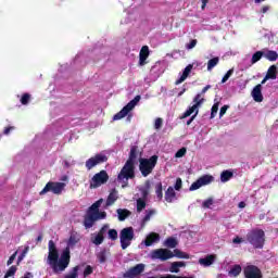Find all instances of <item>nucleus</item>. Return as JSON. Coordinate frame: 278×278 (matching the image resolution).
I'll return each instance as SVG.
<instances>
[{"instance_id":"nucleus-42","label":"nucleus","mask_w":278,"mask_h":278,"mask_svg":"<svg viewBox=\"0 0 278 278\" xmlns=\"http://www.w3.org/2000/svg\"><path fill=\"white\" fill-rule=\"evenodd\" d=\"M31 100V94L29 93H24L21 98V103L22 105H27L29 101Z\"/></svg>"},{"instance_id":"nucleus-3","label":"nucleus","mask_w":278,"mask_h":278,"mask_svg":"<svg viewBox=\"0 0 278 278\" xmlns=\"http://www.w3.org/2000/svg\"><path fill=\"white\" fill-rule=\"evenodd\" d=\"M105 235L108 236L109 240H112V242H116V240H118V231L114 228H110V224H104L92 239V242L96 244V247L103 244Z\"/></svg>"},{"instance_id":"nucleus-26","label":"nucleus","mask_w":278,"mask_h":278,"mask_svg":"<svg viewBox=\"0 0 278 278\" xmlns=\"http://www.w3.org/2000/svg\"><path fill=\"white\" fill-rule=\"evenodd\" d=\"M108 257H110V250L108 249H103L97 254V258L100 264H105L108 262Z\"/></svg>"},{"instance_id":"nucleus-40","label":"nucleus","mask_w":278,"mask_h":278,"mask_svg":"<svg viewBox=\"0 0 278 278\" xmlns=\"http://www.w3.org/2000/svg\"><path fill=\"white\" fill-rule=\"evenodd\" d=\"M79 266L73 267L72 271L65 278H77L79 277Z\"/></svg>"},{"instance_id":"nucleus-29","label":"nucleus","mask_w":278,"mask_h":278,"mask_svg":"<svg viewBox=\"0 0 278 278\" xmlns=\"http://www.w3.org/2000/svg\"><path fill=\"white\" fill-rule=\"evenodd\" d=\"M141 192V199H143V201H147V199H149V191L151 190V181H146L144 187L139 189Z\"/></svg>"},{"instance_id":"nucleus-21","label":"nucleus","mask_w":278,"mask_h":278,"mask_svg":"<svg viewBox=\"0 0 278 278\" xmlns=\"http://www.w3.org/2000/svg\"><path fill=\"white\" fill-rule=\"evenodd\" d=\"M214 262H216L215 254H208L204 258L199 260V264L201 266H204L205 268H207V266H212V264H214Z\"/></svg>"},{"instance_id":"nucleus-14","label":"nucleus","mask_w":278,"mask_h":278,"mask_svg":"<svg viewBox=\"0 0 278 278\" xmlns=\"http://www.w3.org/2000/svg\"><path fill=\"white\" fill-rule=\"evenodd\" d=\"M243 277L244 278H264L262 269L256 265H247L243 267Z\"/></svg>"},{"instance_id":"nucleus-37","label":"nucleus","mask_w":278,"mask_h":278,"mask_svg":"<svg viewBox=\"0 0 278 278\" xmlns=\"http://www.w3.org/2000/svg\"><path fill=\"white\" fill-rule=\"evenodd\" d=\"M218 62H220V59L218 56H215L207 62V71H212L215 66H218Z\"/></svg>"},{"instance_id":"nucleus-23","label":"nucleus","mask_w":278,"mask_h":278,"mask_svg":"<svg viewBox=\"0 0 278 278\" xmlns=\"http://www.w3.org/2000/svg\"><path fill=\"white\" fill-rule=\"evenodd\" d=\"M177 199V193L175 192V188L168 187L165 191V201L167 203H173Z\"/></svg>"},{"instance_id":"nucleus-4","label":"nucleus","mask_w":278,"mask_h":278,"mask_svg":"<svg viewBox=\"0 0 278 278\" xmlns=\"http://www.w3.org/2000/svg\"><path fill=\"white\" fill-rule=\"evenodd\" d=\"M247 241L254 248V249H264V244L266 242V232H264L260 228L252 229L245 236Z\"/></svg>"},{"instance_id":"nucleus-60","label":"nucleus","mask_w":278,"mask_h":278,"mask_svg":"<svg viewBox=\"0 0 278 278\" xmlns=\"http://www.w3.org/2000/svg\"><path fill=\"white\" fill-rule=\"evenodd\" d=\"M176 266H178V268H185L186 266V262H175Z\"/></svg>"},{"instance_id":"nucleus-9","label":"nucleus","mask_w":278,"mask_h":278,"mask_svg":"<svg viewBox=\"0 0 278 278\" xmlns=\"http://www.w3.org/2000/svg\"><path fill=\"white\" fill-rule=\"evenodd\" d=\"M109 180L110 175H108V172L105 169H102L91 178L89 187L91 189H96L103 186V184H108Z\"/></svg>"},{"instance_id":"nucleus-34","label":"nucleus","mask_w":278,"mask_h":278,"mask_svg":"<svg viewBox=\"0 0 278 278\" xmlns=\"http://www.w3.org/2000/svg\"><path fill=\"white\" fill-rule=\"evenodd\" d=\"M264 58V51H256L251 59V64H257Z\"/></svg>"},{"instance_id":"nucleus-20","label":"nucleus","mask_w":278,"mask_h":278,"mask_svg":"<svg viewBox=\"0 0 278 278\" xmlns=\"http://www.w3.org/2000/svg\"><path fill=\"white\" fill-rule=\"evenodd\" d=\"M193 66H194V65L189 64V65H187V66L185 67L184 72H182V75L180 76V78L175 81V86H179V84H184V80H185V79H188V76L190 75V73H192Z\"/></svg>"},{"instance_id":"nucleus-38","label":"nucleus","mask_w":278,"mask_h":278,"mask_svg":"<svg viewBox=\"0 0 278 278\" xmlns=\"http://www.w3.org/2000/svg\"><path fill=\"white\" fill-rule=\"evenodd\" d=\"M16 270H18V268H16V266H11L8 271L5 273L3 278H10V277H14V275H16Z\"/></svg>"},{"instance_id":"nucleus-10","label":"nucleus","mask_w":278,"mask_h":278,"mask_svg":"<svg viewBox=\"0 0 278 278\" xmlns=\"http://www.w3.org/2000/svg\"><path fill=\"white\" fill-rule=\"evenodd\" d=\"M64 188H66V184L64 182L49 181L47 182L45 188L39 192V194H47V192H52L53 194H62Z\"/></svg>"},{"instance_id":"nucleus-56","label":"nucleus","mask_w":278,"mask_h":278,"mask_svg":"<svg viewBox=\"0 0 278 278\" xmlns=\"http://www.w3.org/2000/svg\"><path fill=\"white\" fill-rule=\"evenodd\" d=\"M12 130H14V126L4 128V130H3L4 136H8L10 134V131H12Z\"/></svg>"},{"instance_id":"nucleus-48","label":"nucleus","mask_w":278,"mask_h":278,"mask_svg":"<svg viewBox=\"0 0 278 278\" xmlns=\"http://www.w3.org/2000/svg\"><path fill=\"white\" fill-rule=\"evenodd\" d=\"M28 252H29V247H26V248L23 250L22 254L18 256V258H17V264H18L20 262H23V258L25 257V255H27Z\"/></svg>"},{"instance_id":"nucleus-28","label":"nucleus","mask_w":278,"mask_h":278,"mask_svg":"<svg viewBox=\"0 0 278 278\" xmlns=\"http://www.w3.org/2000/svg\"><path fill=\"white\" fill-rule=\"evenodd\" d=\"M264 58L266 60H268L269 62H277L278 53L275 50H265L264 51Z\"/></svg>"},{"instance_id":"nucleus-2","label":"nucleus","mask_w":278,"mask_h":278,"mask_svg":"<svg viewBox=\"0 0 278 278\" xmlns=\"http://www.w3.org/2000/svg\"><path fill=\"white\" fill-rule=\"evenodd\" d=\"M101 203H103V199L98 200L87 210V213L84 217L85 229H92L97 220H103V218L108 216V213L99 211Z\"/></svg>"},{"instance_id":"nucleus-27","label":"nucleus","mask_w":278,"mask_h":278,"mask_svg":"<svg viewBox=\"0 0 278 278\" xmlns=\"http://www.w3.org/2000/svg\"><path fill=\"white\" fill-rule=\"evenodd\" d=\"M117 216H118V220L121 223H123V220H127V218H129V216H131V211L127 210V208H118L116 211Z\"/></svg>"},{"instance_id":"nucleus-64","label":"nucleus","mask_w":278,"mask_h":278,"mask_svg":"<svg viewBox=\"0 0 278 278\" xmlns=\"http://www.w3.org/2000/svg\"><path fill=\"white\" fill-rule=\"evenodd\" d=\"M36 240L37 242H42V235H39Z\"/></svg>"},{"instance_id":"nucleus-52","label":"nucleus","mask_w":278,"mask_h":278,"mask_svg":"<svg viewBox=\"0 0 278 278\" xmlns=\"http://www.w3.org/2000/svg\"><path fill=\"white\" fill-rule=\"evenodd\" d=\"M14 260H16V252H14L8 260L7 265L12 266L14 264Z\"/></svg>"},{"instance_id":"nucleus-57","label":"nucleus","mask_w":278,"mask_h":278,"mask_svg":"<svg viewBox=\"0 0 278 278\" xmlns=\"http://www.w3.org/2000/svg\"><path fill=\"white\" fill-rule=\"evenodd\" d=\"M210 88H212V85H206L200 92V94H205V92H207V90H210Z\"/></svg>"},{"instance_id":"nucleus-36","label":"nucleus","mask_w":278,"mask_h":278,"mask_svg":"<svg viewBox=\"0 0 278 278\" xmlns=\"http://www.w3.org/2000/svg\"><path fill=\"white\" fill-rule=\"evenodd\" d=\"M240 273H242V266L240 265H235L229 270V275H231L232 277H238Z\"/></svg>"},{"instance_id":"nucleus-6","label":"nucleus","mask_w":278,"mask_h":278,"mask_svg":"<svg viewBox=\"0 0 278 278\" xmlns=\"http://www.w3.org/2000/svg\"><path fill=\"white\" fill-rule=\"evenodd\" d=\"M129 179H136V164L126 161L117 175V181H122L127 185Z\"/></svg>"},{"instance_id":"nucleus-44","label":"nucleus","mask_w":278,"mask_h":278,"mask_svg":"<svg viewBox=\"0 0 278 278\" xmlns=\"http://www.w3.org/2000/svg\"><path fill=\"white\" fill-rule=\"evenodd\" d=\"M233 75V68H230L222 78V84H226L229 80V77Z\"/></svg>"},{"instance_id":"nucleus-53","label":"nucleus","mask_w":278,"mask_h":278,"mask_svg":"<svg viewBox=\"0 0 278 278\" xmlns=\"http://www.w3.org/2000/svg\"><path fill=\"white\" fill-rule=\"evenodd\" d=\"M169 271L170 273H179V267L177 266V264L175 262L172 263V265L169 267Z\"/></svg>"},{"instance_id":"nucleus-31","label":"nucleus","mask_w":278,"mask_h":278,"mask_svg":"<svg viewBox=\"0 0 278 278\" xmlns=\"http://www.w3.org/2000/svg\"><path fill=\"white\" fill-rule=\"evenodd\" d=\"M231 177H233V172L230 170H224L220 174V181L223 184H227V181H229V179H231Z\"/></svg>"},{"instance_id":"nucleus-63","label":"nucleus","mask_w":278,"mask_h":278,"mask_svg":"<svg viewBox=\"0 0 278 278\" xmlns=\"http://www.w3.org/2000/svg\"><path fill=\"white\" fill-rule=\"evenodd\" d=\"M207 3H210V0H202V10H205Z\"/></svg>"},{"instance_id":"nucleus-32","label":"nucleus","mask_w":278,"mask_h":278,"mask_svg":"<svg viewBox=\"0 0 278 278\" xmlns=\"http://www.w3.org/2000/svg\"><path fill=\"white\" fill-rule=\"evenodd\" d=\"M155 194H156V199H159V201H162V199H164L162 182H157L155 185Z\"/></svg>"},{"instance_id":"nucleus-41","label":"nucleus","mask_w":278,"mask_h":278,"mask_svg":"<svg viewBox=\"0 0 278 278\" xmlns=\"http://www.w3.org/2000/svg\"><path fill=\"white\" fill-rule=\"evenodd\" d=\"M212 205H214L213 198H208L202 203V207H204V210H210V207H212Z\"/></svg>"},{"instance_id":"nucleus-30","label":"nucleus","mask_w":278,"mask_h":278,"mask_svg":"<svg viewBox=\"0 0 278 278\" xmlns=\"http://www.w3.org/2000/svg\"><path fill=\"white\" fill-rule=\"evenodd\" d=\"M173 257H178V260H190V254L182 252L179 249H175L173 252Z\"/></svg>"},{"instance_id":"nucleus-1","label":"nucleus","mask_w":278,"mask_h":278,"mask_svg":"<svg viewBox=\"0 0 278 278\" xmlns=\"http://www.w3.org/2000/svg\"><path fill=\"white\" fill-rule=\"evenodd\" d=\"M48 258L47 263L51 266L53 273H64L71 264V248L66 247L61 253L58 251V247L53 240H50L48 243Z\"/></svg>"},{"instance_id":"nucleus-18","label":"nucleus","mask_w":278,"mask_h":278,"mask_svg":"<svg viewBox=\"0 0 278 278\" xmlns=\"http://www.w3.org/2000/svg\"><path fill=\"white\" fill-rule=\"evenodd\" d=\"M149 58V46H143L139 52V66H144Z\"/></svg>"},{"instance_id":"nucleus-45","label":"nucleus","mask_w":278,"mask_h":278,"mask_svg":"<svg viewBox=\"0 0 278 278\" xmlns=\"http://www.w3.org/2000/svg\"><path fill=\"white\" fill-rule=\"evenodd\" d=\"M94 273V268L92 266L87 265L85 270H84V277H89V275H92Z\"/></svg>"},{"instance_id":"nucleus-17","label":"nucleus","mask_w":278,"mask_h":278,"mask_svg":"<svg viewBox=\"0 0 278 278\" xmlns=\"http://www.w3.org/2000/svg\"><path fill=\"white\" fill-rule=\"evenodd\" d=\"M251 94L256 103H262V101H264V96L262 94V84L256 85Z\"/></svg>"},{"instance_id":"nucleus-54","label":"nucleus","mask_w":278,"mask_h":278,"mask_svg":"<svg viewBox=\"0 0 278 278\" xmlns=\"http://www.w3.org/2000/svg\"><path fill=\"white\" fill-rule=\"evenodd\" d=\"M194 115H192L188 122H187V125H192V122L197 118V116L199 115V110L194 111Z\"/></svg>"},{"instance_id":"nucleus-51","label":"nucleus","mask_w":278,"mask_h":278,"mask_svg":"<svg viewBox=\"0 0 278 278\" xmlns=\"http://www.w3.org/2000/svg\"><path fill=\"white\" fill-rule=\"evenodd\" d=\"M227 110H229V105H224L220 108V111H219L220 118H223V116H225V114H227Z\"/></svg>"},{"instance_id":"nucleus-47","label":"nucleus","mask_w":278,"mask_h":278,"mask_svg":"<svg viewBox=\"0 0 278 278\" xmlns=\"http://www.w3.org/2000/svg\"><path fill=\"white\" fill-rule=\"evenodd\" d=\"M163 123H164V121L162 119V117H157L154 122V128L155 129H162Z\"/></svg>"},{"instance_id":"nucleus-59","label":"nucleus","mask_w":278,"mask_h":278,"mask_svg":"<svg viewBox=\"0 0 278 278\" xmlns=\"http://www.w3.org/2000/svg\"><path fill=\"white\" fill-rule=\"evenodd\" d=\"M270 10V7L268 5H264L261 10L262 14H266V12H268Z\"/></svg>"},{"instance_id":"nucleus-25","label":"nucleus","mask_w":278,"mask_h":278,"mask_svg":"<svg viewBox=\"0 0 278 278\" xmlns=\"http://www.w3.org/2000/svg\"><path fill=\"white\" fill-rule=\"evenodd\" d=\"M153 242H160V235L156 232H151L144 240L146 247H151Z\"/></svg>"},{"instance_id":"nucleus-13","label":"nucleus","mask_w":278,"mask_h":278,"mask_svg":"<svg viewBox=\"0 0 278 278\" xmlns=\"http://www.w3.org/2000/svg\"><path fill=\"white\" fill-rule=\"evenodd\" d=\"M152 260H161V262H166L167 260H173V251L168 249H156L151 253Z\"/></svg>"},{"instance_id":"nucleus-19","label":"nucleus","mask_w":278,"mask_h":278,"mask_svg":"<svg viewBox=\"0 0 278 278\" xmlns=\"http://www.w3.org/2000/svg\"><path fill=\"white\" fill-rule=\"evenodd\" d=\"M268 79H277V65L269 66L266 76L261 81V84H266Z\"/></svg>"},{"instance_id":"nucleus-12","label":"nucleus","mask_w":278,"mask_h":278,"mask_svg":"<svg viewBox=\"0 0 278 278\" xmlns=\"http://www.w3.org/2000/svg\"><path fill=\"white\" fill-rule=\"evenodd\" d=\"M104 162H108V156L105 154L99 153L88 159L85 163V166L87 170H92L94 166H99V164H104Z\"/></svg>"},{"instance_id":"nucleus-62","label":"nucleus","mask_w":278,"mask_h":278,"mask_svg":"<svg viewBox=\"0 0 278 278\" xmlns=\"http://www.w3.org/2000/svg\"><path fill=\"white\" fill-rule=\"evenodd\" d=\"M22 278H34V274H31L30 271H26L24 277Z\"/></svg>"},{"instance_id":"nucleus-24","label":"nucleus","mask_w":278,"mask_h":278,"mask_svg":"<svg viewBox=\"0 0 278 278\" xmlns=\"http://www.w3.org/2000/svg\"><path fill=\"white\" fill-rule=\"evenodd\" d=\"M116 201H118V191L116 189H112L106 199V207L112 206V204L116 203Z\"/></svg>"},{"instance_id":"nucleus-16","label":"nucleus","mask_w":278,"mask_h":278,"mask_svg":"<svg viewBox=\"0 0 278 278\" xmlns=\"http://www.w3.org/2000/svg\"><path fill=\"white\" fill-rule=\"evenodd\" d=\"M144 271V265L143 264H137L136 266L128 269L123 277L124 278H135L138 277V275H141Z\"/></svg>"},{"instance_id":"nucleus-58","label":"nucleus","mask_w":278,"mask_h":278,"mask_svg":"<svg viewBox=\"0 0 278 278\" xmlns=\"http://www.w3.org/2000/svg\"><path fill=\"white\" fill-rule=\"evenodd\" d=\"M233 244H241V242H243L242 238L240 237H236L233 240H232Z\"/></svg>"},{"instance_id":"nucleus-15","label":"nucleus","mask_w":278,"mask_h":278,"mask_svg":"<svg viewBox=\"0 0 278 278\" xmlns=\"http://www.w3.org/2000/svg\"><path fill=\"white\" fill-rule=\"evenodd\" d=\"M212 181H214V176L203 175L189 187V190L190 192H194V190H199V188H202V186H210Z\"/></svg>"},{"instance_id":"nucleus-33","label":"nucleus","mask_w":278,"mask_h":278,"mask_svg":"<svg viewBox=\"0 0 278 278\" xmlns=\"http://www.w3.org/2000/svg\"><path fill=\"white\" fill-rule=\"evenodd\" d=\"M177 239L169 237L165 240V247H167V249H176L177 248Z\"/></svg>"},{"instance_id":"nucleus-46","label":"nucleus","mask_w":278,"mask_h":278,"mask_svg":"<svg viewBox=\"0 0 278 278\" xmlns=\"http://www.w3.org/2000/svg\"><path fill=\"white\" fill-rule=\"evenodd\" d=\"M186 153H188V150L186 148H180L176 152L175 157H184L186 155Z\"/></svg>"},{"instance_id":"nucleus-5","label":"nucleus","mask_w":278,"mask_h":278,"mask_svg":"<svg viewBox=\"0 0 278 278\" xmlns=\"http://www.w3.org/2000/svg\"><path fill=\"white\" fill-rule=\"evenodd\" d=\"M157 160L159 156L155 154L150 159H139V170L142 177H149L153 173V169L157 166Z\"/></svg>"},{"instance_id":"nucleus-61","label":"nucleus","mask_w":278,"mask_h":278,"mask_svg":"<svg viewBox=\"0 0 278 278\" xmlns=\"http://www.w3.org/2000/svg\"><path fill=\"white\" fill-rule=\"evenodd\" d=\"M238 207L240 210H244V207H247V203L244 201H241V202H239Z\"/></svg>"},{"instance_id":"nucleus-35","label":"nucleus","mask_w":278,"mask_h":278,"mask_svg":"<svg viewBox=\"0 0 278 278\" xmlns=\"http://www.w3.org/2000/svg\"><path fill=\"white\" fill-rule=\"evenodd\" d=\"M147 207V200L139 198L137 199V212L140 214Z\"/></svg>"},{"instance_id":"nucleus-8","label":"nucleus","mask_w":278,"mask_h":278,"mask_svg":"<svg viewBox=\"0 0 278 278\" xmlns=\"http://www.w3.org/2000/svg\"><path fill=\"white\" fill-rule=\"evenodd\" d=\"M134 227H126L119 232V242L122 249L125 251L127 247L131 244V240H134Z\"/></svg>"},{"instance_id":"nucleus-22","label":"nucleus","mask_w":278,"mask_h":278,"mask_svg":"<svg viewBox=\"0 0 278 278\" xmlns=\"http://www.w3.org/2000/svg\"><path fill=\"white\" fill-rule=\"evenodd\" d=\"M139 154H140V151L138 150V146H132L130 148L129 156L126 162H129L130 164H136V160H138Z\"/></svg>"},{"instance_id":"nucleus-49","label":"nucleus","mask_w":278,"mask_h":278,"mask_svg":"<svg viewBox=\"0 0 278 278\" xmlns=\"http://www.w3.org/2000/svg\"><path fill=\"white\" fill-rule=\"evenodd\" d=\"M197 39H192L189 43L186 45V49H194V47H197Z\"/></svg>"},{"instance_id":"nucleus-11","label":"nucleus","mask_w":278,"mask_h":278,"mask_svg":"<svg viewBox=\"0 0 278 278\" xmlns=\"http://www.w3.org/2000/svg\"><path fill=\"white\" fill-rule=\"evenodd\" d=\"M193 105L190 106L181 116L180 118H188V116H192V114H194V112H197V110H199L200 105H203V103H205V98H203L202 93H198L194 98H193Z\"/></svg>"},{"instance_id":"nucleus-50","label":"nucleus","mask_w":278,"mask_h":278,"mask_svg":"<svg viewBox=\"0 0 278 278\" xmlns=\"http://www.w3.org/2000/svg\"><path fill=\"white\" fill-rule=\"evenodd\" d=\"M181 186H182L181 178H177L176 182H175V186H174L175 190H177V191L181 190Z\"/></svg>"},{"instance_id":"nucleus-7","label":"nucleus","mask_w":278,"mask_h":278,"mask_svg":"<svg viewBox=\"0 0 278 278\" xmlns=\"http://www.w3.org/2000/svg\"><path fill=\"white\" fill-rule=\"evenodd\" d=\"M140 99H141L140 96H136L118 113H116L113 116V121H121V119L125 118V116H128L129 112H131V110H134V108H136V105H138V103H140Z\"/></svg>"},{"instance_id":"nucleus-43","label":"nucleus","mask_w":278,"mask_h":278,"mask_svg":"<svg viewBox=\"0 0 278 278\" xmlns=\"http://www.w3.org/2000/svg\"><path fill=\"white\" fill-rule=\"evenodd\" d=\"M218 106H219L218 102L213 104V106L211 109V118H215L216 114H218Z\"/></svg>"},{"instance_id":"nucleus-39","label":"nucleus","mask_w":278,"mask_h":278,"mask_svg":"<svg viewBox=\"0 0 278 278\" xmlns=\"http://www.w3.org/2000/svg\"><path fill=\"white\" fill-rule=\"evenodd\" d=\"M153 214H155L154 210L146 211V215L142 219V225H144L146 223H149V220H151V217L153 216Z\"/></svg>"},{"instance_id":"nucleus-55","label":"nucleus","mask_w":278,"mask_h":278,"mask_svg":"<svg viewBox=\"0 0 278 278\" xmlns=\"http://www.w3.org/2000/svg\"><path fill=\"white\" fill-rule=\"evenodd\" d=\"M76 242H77V237H75V235H71V237L68 239V244L75 245Z\"/></svg>"}]
</instances>
